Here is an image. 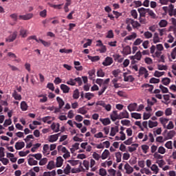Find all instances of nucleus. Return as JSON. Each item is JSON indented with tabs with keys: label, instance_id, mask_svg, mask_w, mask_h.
<instances>
[{
	"label": "nucleus",
	"instance_id": "obj_1",
	"mask_svg": "<svg viewBox=\"0 0 176 176\" xmlns=\"http://www.w3.org/2000/svg\"><path fill=\"white\" fill-rule=\"evenodd\" d=\"M129 58L132 60V64H134L136 63L135 60H138V61L141 60V58H142V54L140 52V51H138L134 56H130Z\"/></svg>",
	"mask_w": 176,
	"mask_h": 176
},
{
	"label": "nucleus",
	"instance_id": "obj_2",
	"mask_svg": "<svg viewBox=\"0 0 176 176\" xmlns=\"http://www.w3.org/2000/svg\"><path fill=\"white\" fill-rule=\"evenodd\" d=\"M126 23L131 24L133 28H138V27H141V24H140L138 21H134V19H127Z\"/></svg>",
	"mask_w": 176,
	"mask_h": 176
},
{
	"label": "nucleus",
	"instance_id": "obj_3",
	"mask_svg": "<svg viewBox=\"0 0 176 176\" xmlns=\"http://www.w3.org/2000/svg\"><path fill=\"white\" fill-rule=\"evenodd\" d=\"M102 64L104 65V67L111 65V64H113V59L111 57L107 56L105 58Z\"/></svg>",
	"mask_w": 176,
	"mask_h": 176
},
{
	"label": "nucleus",
	"instance_id": "obj_4",
	"mask_svg": "<svg viewBox=\"0 0 176 176\" xmlns=\"http://www.w3.org/2000/svg\"><path fill=\"white\" fill-rule=\"evenodd\" d=\"M34 17V14L32 13H28L25 15H19V20H31Z\"/></svg>",
	"mask_w": 176,
	"mask_h": 176
},
{
	"label": "nucleus",
	"instance_id": "obj_5",
	"mask_svg": "<svg viewBox=\"0 0 176 176\" xmlns=\"http://www.w3.org/2000/svg\"><path fill=\"white\" fill-rule=\"evenodd\" d=\"M130 118V115L129 112L126 110H124L122 112L119 113V119H129Z\"/></svg>",
	"mask_w": 176,
	"mask_h": 176
},
{
	"label": "nucleus",
	"instance_id": "obj_6",
	"mask_svg": "<svg viewBox=\"0 0 176 176\" xmlns=\"http://www.w3.org/2000/svg\"><path fill=\"white\" fill-rule=\"evenodd\" d=\"M17 38V32H14L12 34H10L8 38L6 39V42H14V40Z\"/></svg>",
	"mask_w": 176,
	"mask_h": 176
},
{
	"label": "nucleus",
	"instance_id": "obj_7",
	"mask_svg": "<svg viewBox=\"0 0 176 176\" xmlns=\"http://www.w3.org/2000/svg\"><path fill=\"white\" fill-rule=\"evenodd\" d=\"M110 118L113 122H116V120H120L118 111H113L110 115Z\"/></svg>",
	"mask_w": 176,
	"mask_h": 176
},
{
	"label": "nucleus",
	"instance_id": "obj_8",
	"mask_svg": "<svg viewBox=\"0 0 176 176\" xmlns=\"http://www.w3.org/2000/svg\"><path fill=\"white\" fill-rule=\"evenodd\" d=\"M124 170H126V174H131L133 173V171H134V169L133 168V167H131V166H130V164H129V163H126L124 166Z\"/></svg>",
	"mask_w": 176,
	"mask_h": 176
},
{
	"label": "nucleus",
	"instance_id": "obj_9",
	"mask_svg": "<svg viewBox=\"0 0 176 176\" xmlns=\"http://www.w3.org/2000/svg\"><path fill=\"white\" fill-rule=\"evenodd\" d=\"M138 11L140 13V17H145L146 13H148V8H138Z\"/></svg>",
	"mask_w": 176,
	"mask_h": 176
},
{
	"label": "nucleus",
	"instance_id": "obj_10",
	"mask_svg": "<svg viewBox=\"0 0 176 176\" xmlns=\"http://www.w3.org/2000/svg\"><path fill=\"white\" fill-rule=\"evenodd\" d=\"M25 146V143L24 142H17L15 144V149L16 151H20L21 149H23Z\"/></svg>",
	"mask_w": 176,
	"mask_h": 176
},
{
	"label": "nucleus",
	"instance_id": "obj_11",
	"mask_svg": "<svg viewBox=\"0 0 176 176\" xmlns=\"http://www.w3.org/2000/svg\"><path fill=\"white\" fill-rule=\"evenodd\" d=\"M137 103H131L128 105V111L133 112V111H137Z\"/></svg>",
	"mask_w": 176,
	"mask_h": 176
},
{
	"label": "nucleus",
	"instance_id": "obj_12",
	"mask_svg": "<svg viewBox=\"0 0 176 176\" xmlns=\"http://www.w3.org/2000/svg\"><path fill=\"white\" fill-rule=\"evenodd\" d=\"M126 75H127V73H124L123 76L124 82H134V78L133 77V76L130 75L126 76Z\"/></svg>",
	"mask_w": 176,
	"mask_h": 176
},
{
	"label": "nucleus",
	"instance_id": "obj_13",
	"mask_svg": "<svg viewBox=\"0 0 176 176\" xmlns=\"http://www.w3.org/2000/svg\"><path fill=\"white\" fill-rule=\"evenodd\" d=\"M60 89L63 91V92L65 94L69 93L70 88L67 85L61 84Z\"/></svg>",
	"mask_w": 176,
	"mask_h": 176
},
{
	"label": "nucleus",
	"instance_id": "obj_14",
	"mask_svg": "<svg viewBox=\"0 0 176 176\" xmlns=\"http://www.w3.org/2000/svg\"><path fill=\"white\" fill-rule=\"evenodd\" d=\"M109 155H111V153H109V150L105 149L104 152L102 153L101 159L102 160H105V159L108 158V156H109Z\"/></svg>",
	"mask_w": 176,
	"mask_h": 176
},
{
	"label": "nucleus",
	"instance_id": "obj_15",
	"mask_svg": "<svg viewBox=\"0 0 176 176\" xmlns=\"http://www.w3.org/2000/svg\"><path fill=\"white\" fill-rule=\"evenodd\" d=\"M118 131H119V127L118 126L111 127V133H110L111 137H115V135H116V133Z\"/></svg>",
	"mask_w": 176,
	"mask_h": 176
},
{
	"label": "nucleus",
	"instance_id": "obj_16",
	"mask_svg": "<svg viewBox=\"0 0 176 176\" xmlns=\"http://www.w3.org/2000/svg\"><path fill=\"white\" fill-rule=\"evenodd\" d=\"M51 129H52V130L55 131V133H58L60 131V124H56L53 123L51 125Z\"/></svg>",
	"mask_w": 176,
	"mask_h": 176
},
{
	"label": "nucleus",
	"instance_id": "obj_17",
	"mask_svg": "<svg viewBox=\"0 0 176 176\" xmlns=\"http://www.w3.org/2000/svg\"><path fill=\"white\" fill-rule=\"evenodd\" d=\"M175 135V131H170L168 133L166 137L165 138V141L167 140H173V138Z\"/></svg>",
	"mask_w": 176,
	"mask_h": 176
},
{
	"label": "nucleus",
	"instance_id": "obj_18",
	"mask_svg": "<svg viewBox=\"0 0 176 176\" xmlns=\"http://www.w3.org/2000/svg\"><path fill=\"white\" fill-rule=\"evenodd\" d=\"M63 162H64V160L63 159L62 157H58L56 158V167H61V166H63Z\"/></svg>",
	"mask_w": 176,
	"mask_h": 176
},
{
	"label": "nucleus",
	"instance_id": "obj_19",
	"mask_svg": "<svg viewBox=\"0 0 176 176\" xmlns=\"http://www.w3.org/2000/svg\"><path fill=\"white\" fill-rule=\"evenodd\" d=\"M137 148H138V144H133L131 146H128L129 152H134L137 151Z\"/></svg>",
	"mask_w": 176,
	"mask_h": 176
},
{
	"label": "nucleus",
	"instance_id": "obj_20",
	"mask_svg": "<svg viewBox=\"0 0 176 176\" xmlns=\"http://www.w3.org/2000/svg\"><path fill=\"white\" fill-rule=\"evenodd\" d=\"M12 97L14 98V100H17L18 101L21 100V95L19 94L16 90H14L12 93Z\"/></svg>",
	"mask_w": 176,
	"mask_h": 176
},
{
	"label": "nucleus",
	"instance_id": "obj_21",
	"mask_svg": "<svg viewBox=\"0 0 176 176\" xmlns=\"http://www.w3.org/2000/svg\"><path fill=\"white\" fill-rule=\"evenodd\" d=\"M56 100L60 109H63V107H64V104H65V102H64V100H63V99L58 96L56 98Z\"/></svg>",
	"mask_w": 176,
	"mask_h": 176
},
{
	"label": "nucleus",
	"instance_id": "obj_22",
	"mask_svg": "<svg viewBox=\"0 0 176 176\" xmlns=\"http://www.w3.org/2000/svg\"><path fill=\"white\" fill-rule=\"evenodd\" d=\"M36 42H38V43H42V45H43V46H45V47H49V46H50V43L43 41V39L39 38L38 40H36Z\"/></svg>",
	"mask_w": 176,
	"mask_h": 176
},
{
	"label": "nucleus",
	"instance_id": "obj_23",
	"mask_svg": "<svg viewBox=\"0 0 176 176\" xmlns=\"http://www.w3.org/2000/svg\"><path fill=\"white\" fill-rule=\"evenodd\" d=\"M28 164H29V166H37L38 161L34 160V158H32V157H30L28 159Z\"/></svg>",
	"mask_w": 176,
	"mask_h": 176
},
{
	"label": "nucleus",
	"instance_id": "obj_24",
	"mask_svg": "<svg viewBox=\"0 0 176 176\" xmlns=\"http://www.w3.org/2000/svg\"><path fill=\"white\" fill-rule=\"evenodd\" d=\"M137 38V33H132L131 35H129L124 38V41H131L132 39H135Z\"/></svg>",
	"mask_w": 176,
	"mask_h": 176
},
{
	"label": "nucleus",
	"instance_id": "obj_25",
	"mask_svg": "<svg viewBox=\"0 0 176 176\" xmlns=\"http://www.w3.org/2000/svg\"><path fill=\"white\" fill-rule=\"evenodd\" d=\"M87 58H89V60H91L92 63H94L96 61H100V56H91L90 55H88Z\"/></svg>",
	"mask_w": 176,
	"mask_h": 176
},
{
	"label": "nucleus",
	"instance_id": "obj_26",
	"mask_svg": "<svg viewBox=\"0 0 176 176\" xmlns=\"http://www.w3.org/2000/svg\"><path fill=\"white\" fill-rule=\"evenodd\" d=\"M153 42V43H159V42H160V37H159L158 33L155 32L154 34Z\"/></svg>",
	"mask_w": 176,
	"mask_h": 176
},
{
	"label": "nucleus",
	"instance_id": "obj_27",
	"mask_svg": "<svg viewBox=\"0 0 176 176\" xmlns=\"http://www.w3.org/2000/svg\"><path fill=\"white\" fill-rule=\"evenodd\" d=\"M56 168V165L54 164V161H50L48 164L47 165V168L48 170H53V168Z\"/></svg>",
	"mask_w": 176,
	"mask_h": 176
},
{
	"label": "nucleus",
	"instance_id": "obj_28",
	"mask_svg": "<svg viewBox=\"0 0 176 176\" xmlns=\"http://www.w3.org/2000/svg\"><path fill=\"white\" fill-rule=\"evenodd\" d=\"M58 138H57V135H51L49 137L48 141L49 142H56Z\"/></svg>",
	"mask_w": 176,
	"mask_h": 176
},
{
	"label": "nucleus",
	"instance_id": "obj_29",
	"mask_svg": "<svg viewBox=\"0 0 176 176\" xmlns=\"http://www.w3.org/2000/svg\"><path fill=\"white\" fill-rule=\"evenodd\" d=\"M100 122L104 124V126L111 124V120L109 118L100 119Z\"/></svg>",
	"mask_w": 176,
	"mask_h": 176
},
{
	"label": "nucleus",
	"instance_id": "obj_30",
	"mask_svg": "<svg viewBox=\"0 0 176 176\" xmlns=\"http://www.w3.org/2000/svg\"><path fill=\"white\" fill-rule=\"evenodd\" d=\"M147 13H148V16H150L151 17V19H156V14H155L153 10H152L149 8H147Z\"/></svg>",
	"mask_w": 176,
	"mask_h": 176
},
{
	"label": "nucleus",
	"instance_id": "obj_31",
	"mask_svg": "<svg viewBox=\"0 0 176 176\" xmlns=\"http://www.w3.org/2000/svg\"><path fill=\"white\" fill-rule=\"evenodd\" d=\"M107 89H108V85H102V89H100V91H98V96H102Z\"/></svg>",
	"mask_w": 176,
	"mask_h": 176
},
{
	"label": "nucleus",
	"instance_id": "obj_32",
	"mask_svg": "<svg viewBox=\"0 0 176 176\" xmlns=\"http://www.w3.org/2000/svg\"><path fill=\"white\" fill-rule=\"evenodd\" d=\"M168 24V22H167V21H166L164 19H162L159 23V25H160V27H161V28L167 27Z\"/></svg>",
	"mask_w": 176,
	"mask_h": 176
},
{
	"label": "nucleus",
	"instance_id": "obj_33",
	"mask_svg": "<svg viewBox=\"0 0 176 176\" xmlns=\"http://www.w3.org/2000/svg\"><path fill=\"white\" fill-rule=\"evenodd\" d=\"M116 157L117 163H120L122 162V153L117 152L116 153Z\"/></svg>",
	"mask_w": 176,
	"mask_h": 176
},
{
	"label": "nucleus",
	"instance_id": "obj_34",
	"mask_svg": "<svg viewBox=\"0 0 176 176\" xmlns=\"http://www.w3.org/2000/svg\"><path fill=\"white\" fill-rule=\"evenodd\" d=\"M88 74L89 75V79L91 80L96 78V70H91L88 72Z\"/></svg>",
	"mask_w": 176,
	"mask_h": 176
},
{
	"label": "nucleus",
	"instance_id": "obj_35",
	"mask_svg": "<svg viewBox=\"0 0 176 176\" xmlns=\"http://www.w3.org/2000/svg\"><path fill=\"white\" fill-rule=\"evenodd\" d=\"M21 109L22 111H27L28 109V105L25 102H21Z\"/></svg>",
	"mask_w": 176,
	"mask_h": 176
},
{
	"label": "nucleus",
	"instance_id": "obj_36",
	"mask_svg": "<svg viewBox=\"0 0 176 176\" xmlns=\"http://www.w3.org/2000/svg\"><path fill=\"white\" fill-rule=\"evenodd\" d=\"M142 87L148 89V91H152V90H153V85L149 84H144L142 85Z\"/></svg>",
	"mask_w": 176,
	"mask_h": 176
},
{
	"label": "nucleus",
	"instance_id": "obj_37",
	"mask_svg": "<svg viewBox=\"0 0 176 176\" xmlns=\"http://www.w3.org/2000/svg\"><path fill=\"white\" fill-rule=\"evenodd\" d=\"M131 116L133 119H141V113H131Z\"/></svg>",
	"mask_w": 176,
	"mask_h": 176
},
{
	"label": "nucleus",
	"instance_id": "obj_38",
	"mask_svg": "<svg viewBox=\"0 0 176 176\" xmlns=\"http://www.w3.org/2000/svg\"><path fill=\"white\" fill-rule=\"evenodd\" d=\"M157 122H153L151 120L148 121V127L150 129H153V127H157Z\"/></svg>",
	"mask_w": 176,
	"mask_h": 176
},
{
	"label": "nucleus",
	"instance_id": "obj_39",
	"mask_svg": "<svg viewBox=\"0 0 176 176\" xmlns=\"http://www.w3.org/2000/svg\"><path fill=\"white\" fill-rule=\"evenodd\" d=\"M151 170L154 171L155 174H157V173H159V167H157V165L156 164H153L151 167Z\"/></svg>",
	"mask_w": 176,
	"mask_h": 176
},
{
	"label": "nucleus",
	"instance_id": "obj_40",
	"mask_svg": "<svg viewBox=\"0 0 176 176\" xmlns=\"http://www.w3.org/2000/svg\"><path fill=\"white\" fill-rule=\"evenodd\" d=\"M73 98L74 100H78V98H79V90L78 89L74 91Z\"/></svg>",
	"mask_w": 176,
	"mask_h": 176
},
{
	"label": "nucleus",
	"instance_id": "obj_41",
	"mask_svg": "<svg viewBox=\"0 0 176 176\" xmlns=\"http://www.w3.org/2000/svg\"><path fill=\"white\" fill-rule=\"evenodd\" d=\"M163 85L165 86H168V85H170V82H171V80L168 78H164L162 80Z\"/></svg>",
	"mask_w": 176,
	"mask_h": 176
},
{
	"label": "nucleus",
	"instance_id": "obj_42",
	"mask_svg": "<svg viewBox=\"0 0 176 176\" xmlns=\"http://www.w3.org/2000/svg\"><path fill=\"white\" fill-rule=\"evenodd\" d=\"M123 51L124 54H130V53H131V48L130 46L127 45L124 48Z\"/></svg>",
	"mask_w": 176,
	"mask_h": 176
},
{
	"label": "nucleus",
	"instance_id": "obj_43",
	"mask_svg": "<svg viewBox=\"0 0 176 176\" xmlns=\"http://www.w3.org/2000/svg\"><path fill=\"white\" fill-rule=\"evenodd\" d=\"M63 171H64L65 174L68 175V174H69V173H71V166H69L67 164Z\"/></svg>",
	"mask_w": 176,
	"mask_h": 176
},
{
	"label": "nucleus",
	"instance_id": "obj_44",
	"mask_svg": "<svg viewBox=\"0 0 176 176\" xmlns=\"http://www.w3.org/2000/svg\"><path fill=\"white\" fill-rule=\"evenodd\" d=\"M144 36H145L146 39H151V38L153 36L152 33L149 31L145 32Z\"/></svg>",
	"mask_w": 176,
	"mask_h": 176
},
{
	"label": "nucleus",
	"instance_id": "obj_45",
	"mask_svg": "<svg viewBox=\"0 0 176 176\" xmlns=\"http://www.w3.org/2000/svg\"><path fill=\"white\" fill-rule=\"evenodd\" d=\"M97 76L104 78L105 76V73L102 71V69H100L97 72Z\"/></svg>",
	"mask_w": 176,
	"mask_h": 176
},
{
	"label": "nucleus",
	"instance_id": "obj_46",
	"mask_svg": "<svg viewBox=\"0 0 176 176\" xmlns=\"http://www.w3.org/2000/svg\"><path fill=\"white\" fill-rule=\"evenodd\" d=\"M163 75H164V72L155 71L154 73V76L156 78H160V76H163Z\"/></svg>",
	"mask_w": 176,
	"mask_h": 176
},
{
	"label": "nucleus",
	"instance_id": "obj_47",
	"mask_svg": "<svg viewBox=\"0 0 176 176\" xmlns=\"http://www.w3.org/2000/svg\"><path fill=\"white\" fill-rule=\"evenodd\" d=\"M157 153H160L161 155H164V153H166V148L161 146L158 148Z\"/></svg>",
	"mask_w": 176,
	"mask_h": 176
},
{
	"label": "nucleus",
	"instance_id": "obj_48",
	"mask_svg": "<svg viewBox=\"0 0 176 176\" xmlns=\"http://www.w3.org/2000/svg\"><path fill=\"white\" fill-rule=\"evenodd\" d=\"M148 70L144 67H141L139 69V75H144Z\"/></svg>",
	"mask_w": 176,
	"mask_h": 176
},
{
	"label": "nucleus",
	"instance_id": "obj_49",
	"mask_svg": "<svg viewBox=\"0 0 176 176\" xmlns=\"http://www.w3.org/2000/svg\"><path fill=\"white\" fill-rule=\"evenodd\" d=\"M153 157L155 159H157V160H160L163 159V155L159 154V153L156 152L153 154Z\"/></svg>",
	"mask_w": 176,
	"mask_h": 176
},
{
	"label": "nucleus",
	"instance_id": "obj_50",
	"mask_svg": "<svg viewBox=\"0 0 176 176\" xmlns=\"http://www.w3.org/2000/svg\"><path fill=\"white\" fill-rule=\"evenodd\" d=\"M78 113H81V115H86L87 113V111L86 109H85V107H80L78 110Z\"/></svg>",
	"mask_w": 176,
	"mask_h": 176
},
{
	"label": "nucleus",
	"instance_id": "obj_51",
	"mask_svg": "<svg viewBox=\"0 0 176 176\" xmlns=\"http://www.w3.org/2000/svg\"><path fill=\"white\" fill-rule=\"evenodd\" d=\"M131 14L132 17H133V19H138V13L137 12V10H132L131 11Z\"/></svg>",
	"mask_w": 176,
	"mask_h": 176
},
{
	"label": "nucleus",
	"instance_id": "obj_52",
	"mask_svg": "<svg viewBox=\"0 0 176 176\" xmlns=\"http://www.w3.org/2000/svg\"><path fill=\"white\" fill-rule=\"evenodd\" d=\"M84 167H85L86 170H89V168L90 167V162L87 160H84L82 163Z\"/></svg>",
	"mask_w": 176,
	"mask_h": 176
},
{
	"label": "nucleus",
	"instance_id": "obj_53",
	"mask_svg": "<svg viewBox=\"0 0 176 176\" xmlns=\"http://www.w3.org/2000/svg\"><path fill=\"white\" fill-rule=\"evenodd\" d=\"M144 63H146V64H148V65H151V64L153 63V60H152V58L146 57L144 59Z\"/></svg>",
	"mask_w": 176,
	"mask_h": 176
},
{
	"label": "nucleus",
	"instance_id": "obj_54",
	"mask_svg": "<svg viewBox=\"0 0 176 176\" xmlns=\"http://www.w3.org/2000/svg\"><path fill=\"white\" fill-rule=\"evenodd\" d=\"M108 173L110 176H116V170L113 168L109 169Z\"/></svg>",
	"mask_w": 176,
	"mask_h": 176
},
{
	"label": "nucleus",
	"instance_id": "obj_55",
	"mask_svg": "<svg viewBox=\"0 0 176 176\" xmlns=\"http://www.w3.org/2000/svg\"><path fill=\"white\" fill-rule=\"evenodd\" d=\"M85 97L90 100L91 98H93V97H94V94H91L90 92L86 93Z\"/></svg>",
	"mask_w": 176,
	"mask_h": 176
},
{
	"label": "nucleus",
	"instance_id": "obj_56",
	"mask_svg": "<svg viewBox=\"0 0 176 176\" xmlns=\"http://www.w3.org/2000/svg\"><path fill=\"white\" fill-rule=\"evenodd\" d=\"M160 82V79L156 78H151L149 80L150 83H159Z\"/></svg>",
	"mask_w": 176,
	"mask_h": 176
},
{
	"label": "nucleus",
	"instance_id": "obj_57",
	"mask_svg": "<svg viewBox=\"0 0 176 176\" xmlns=\"http://www.w3.org/2000/svg\"><path fill=\"white\" fill-rule=\"evenodd\" d=\"M160 122L162 124H163V126H166V124L168 122V119L160 118Z\"/></svg>",
	"mask_w": 176,
	"mask_h": 176
},
{
	"label": "nucleus",
	"instance_id": "obj_58",
	"mask_svg": "<svg viewBox=\"0 0 176 176\" xmlns=\"http://www.w3.org/2000/svg\"><path fill=\"white\" fill-rule=\"evenodd\" d=\"M157 68L160 71H167V67L164 65H158Z\"/></svg>",
	"mask_w": 176,
	"mask_h": 176
},
{
	"label": "nucleus",
	"instance_id": "obj_59",
	"mask_svg": "<svg viewBox=\"0 0 176 176\" xmlns=\"http://www.w3.org/2000/svg\"><path fill=\"white\" fill-rule=\"evenodd\" d=\"M20 35H21L22 38H25L27 36V30L21 29Z\"/></svg>",
	"mask_w": 176,
	"mask_h": 176
},
{
	"label": "nucleus",
	"instance_id": "obj_60",
	"mask_svg": "<svg viewBox=\"0 0 176 176\" xmlns=\"http://www.w3.org/2000/svg\"><path fill=\"white\" fill-rule=\"evenodd\" d=\"M99 174H100V175H101V176H105V175H107V170H105L104 168H101L99 170Z\"/></svg>",
	"mask_w": 176,
	"mask_h": 176
},
{
	"label": "nucleus",
	"instance_id": "obj_61",
	"mask_svg": "<svg viewBox=\"0 0 176 176\" xmlns=\"http://www.w3.org/2000/svg\"><path fill=\"white\" fill-rule=\"evenodd\" d=\"M114 35H113V31L112 30H109L107 32V35L106 36V38H109V39L113 38Z\"/></svg>",
	"mask_w": 176,
	"mask_h": 176
},
{
	"label": "nucleus",
	"instance_id": "obj_62",
	"mask_svg": "<svg viewBox=\"0 0 176 176\" xmlns=\"http://www.w3.org/2000/svg\"><path fill=\"white\" fill-rule=\"evenodd\" d=\"M160 89L162 90V93H168V89L163 85H160Z\"/></svg>",
	"mask_w": 176,
	"mask_h": 176
},
{
	"label": "nucleus",
	"instance_id": "obj_63",
	"mask_svg": "<svg viewBox=\"0 0 176 176\" xmlns=\"http://www.w3.org/2000/svg\"><path fill=\"white\" fill-rule=\"evenodd\" d=\"M46 163H47V158H43V159L40 160L39 165L40 166H45V164H46Z\"/></svg>",
	"mask_w": 176,
	"mask_h": 176
},
{
	"label": "nucleus",
	"instance_id": "obj_64",
	"mask_svg": "<svg viewBox=\"0 0 176 176\" xmlns=\"http://www.w3.org/2000/svg\"><path fill=\"white\" fill-rule=\"evenodd\" d=\"M170 56L173 58V60H175V57H176V47L173 50Z\"/></svg>",
	"mask_w": 176,
	"mask_h": 176
}]
</instances>
